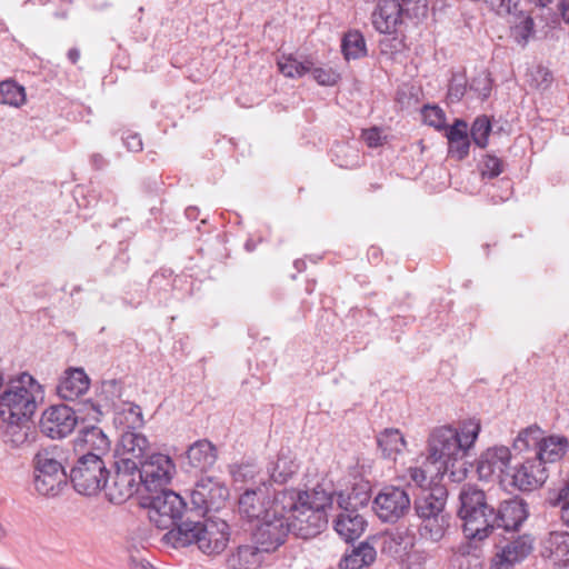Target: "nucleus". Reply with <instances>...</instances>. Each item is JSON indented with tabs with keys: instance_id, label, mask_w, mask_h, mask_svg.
Masks as SVG:
<instances>
[{
	"instance_id": "47",
	"label": "nucleus",
	"mask_w": 569,
	"mask_h": 569,
	"mask_svg": "<svg viewBox=\"0 0 569 569\" xmlns=\"http://www.w3.org/2000/svg\"><path fill=\"white\" fill-rule=\"evenodd\" d=\"M369 497L367 493H347L339 492L337 496V503L340 509H342L341 513L346 512H357L359 507H363L368 503Z\"/></svg>"
},
{
	"instance_id": "2",
	"label": "nucleus",
	"mask_w": 569,
	"mask_h": 569,
	"mask_svg": "<svg viewBox=\"0 0 569 569\" xmlns=\"http://www.w3.org/2000/svg\"><path fill=\"white\" fill-rule=\"evenodd\" d=\"M480 425L469 420L452 428L441 426L436 428L428 439L427 461L435 468L437 475H443L450 466L462 458L476 442Z\"/></svg>"
},
{
	"instance_id": "53",
	"label": "nucleus",
	"mask_w": 569,
	"mask_h": 569,
	"mask_svg": "<svg viewBox=\"0 0 569 569\" xmlns=\"http://www.w3.org/2000/svg\"><path fill=\"white\" fill-rule=\"evenodd\" d=\"M362 139L369 148H377L386 142L387 137L382 133V131L379 128L373 127L363 130Z\"/></svg>"
},
{
	"instance_id": "22",
	"label": "nucleus",
	"mask_w": 569,
	"mask_h": 569,
	"mask_svg": "<svg viewBox=\"0 0 569 569\" xmlns=\"http://www.w3.org/2000/svg\"><path fill=\"white\" fill-rule=\"evenodd\" d=\"M532 550V539L529 536H519L508 541L496 555L493 565L496 569H507L509 566L523 560Z\"/></svg>"
},
{
	"instance_id": "35",
	"label": "nucleus",
	"mask_w": 569,
	"mask_h": 569,
	"mask_svg": "<svg viewBox=\"0 0 569 569\" xmlns=\"http://www.w3.org/2000/svg\"><path fill=\"white\" fill-rule=\"evenodd\" d=\"M377 442L386 458H393L403 451L407 445L403 435L395 428H388L380 432Z\"/></svg>"
},
{
	"instance_id": "33",
	"label": "nucleus",
	"mask_w": 569,
	"mask_h": 569,
	"mask_svg": "<svg viewBox=\"0 0 569 569\" xmlns=\"http://www.w3.org/2000/svg\"><path fill=\"white\" fill-rule=\"evenodd\" d=\"M546 501L550 507L559 509L561 521L569 528V480L549 489Z\"/></svg>"
},
{
	"instance_id": "26",
	"label": "nucleus",
	"mask_w": 569,
	"mask_h": 569,
	"mask_svg": "<svg viewBox=\"0 0 569 569\" xmlns=\"http://www.w3.org/2000/svg\"><path fill=\"white\" fill-rule=\"evenodd\" d=\"M186 455L190 467L198 471H207L217 461V449L207 439L198 440L189 446Z\"/></svg>"
},
{
	"instance_id": "28",
	"label": "nucleus",
	"mask_w": 569,
	"mask_h": 569,
	"mask_svg": "<svg viewBox=\"0 0 569 569\" xmlns=\"http://www.w3.org/2000/svg\"><path fill=\"white\" fill-rule=\"evenodd\" d=\"M299 465L289 449H281L277 460L268 467L270 479L276 483L287 482L297 471Z\"/></svg>"
},
{
	"instance_id": "61",
	"label": "nucleus",
	"mask_w": 569,
	"mask_h": 569,
	"mask_svg": "<svg viewBox=\"0 0 569 569\" xmlns=\"http://www.w3.org/2000/svg\"><path fill=\"white\" fill-rule=\"evenodd\" d=\"M482 82H483L485 87H483V91H482V93H481V94H482L483 97H487V96H488V93H489V80H488V78H487V77H483V78H482Z\"/></svg>"
},
{
	"instance_id": "6",
	"label": "nucleus",
	"mask_w": 569,
	"mask_h": 569,
	"mask_svg": "<svg viewBox=\"0 0 569 569\" xmlns=\"http://www.w3.org/2000/svg\"><path fill=\"white\" fill-rule=\"evenodd\" d=\"M101 415L100 408L92 401L79 405L78 409H72L66 405L52 406L42 413L40 430L51 439H61L74 430L78 419L98 422Z\"/></svg>"
},
{
	"instance_id": "51",
	"label": "nucleus",
	"mask_w": 569,
	"mask_h": 569,
	"mask_svg": "<svg viewBox=\"0 0 569 569\" xmlns=\"http://www.w3.org/2000/svg\"><path fill=\"white\" fill-rule=\"evenodd\" d=\"M529 81L533 87L542 88L548 86L551 74L548 69L537 66L528 72Z\"/></svg>"
},
{
	"instance_id": "52",
	"label": "nucleus",
	"mask_w": 569,
	"mask_h": 569,
	"mask_svg": "<svg viewBox=\"0 0 569 569\" xmlns=\"http://www.w3.org/2000/svg\"><path fill=\"white\" fill-rule=\"evenodd\" d=\"M502 172V162L500 159L493 156H486L482 167L481 173L485 177L495 178Z\"/></svg>"
},
{
	"instance_id": "4",
	"label": "nucleus",
	"mask_w": 569,
	"mask_h": 569,
	"mask_svg": "<svg viewBox=\"0 0 569 569\" xmlns=\"http://www.w3.org/2000/svg\"><path fill=\"white\" fill-rule=\"evenodd\" d=\"M42 398L41 386L28 373L13 380L0 396L2 421H28L34 413L38 400Z\"/></svg>"
},
{
	"instance_id": "39",
	"label": "nucleus",
	"mask_w": 569,
	"mask_h": 569,
	"mask_svg": "<svg viewBox=\"0 0 569 569\" xmlns=\"http://www.w3.org/2000/svg\"><path fill=\"white\" fill-rule=\"evenodd\" d=\"M342 52L347 60L359 59L367 54L366 41L359 31H349L342 39Z\"/></svg>"
},
{
	"instance_id": "63",
	"label": "nucleus",
	"mask_w": 569,
	"mask_h": 569,
	"mask_svg": "<svg viewBox=\"0 0 569 569\" xmlns=\"http://www.w3.org/2000/svg\"><path fill=\"white\" fill-rule=\"evenodd\" d=\"M370 257L375 260H377L379 258V250L377 248H372L370 250Z\"/></svg>"
},
{
	"instance_id": "31",
	"label": "nucleus",
	"mask_w": 569,
	"mask_h": 569,
	"mask_svg": "<svg viewBox=\"0 0 569 569\" xmlns=\"http://www.w3.org/2000/svg\"><path fill=\"white\" fill-rule=\"evenodd\" d=\"M365 526L366 521L358 512L340 513L335 521V530L346 541L359 538Z\"/></svg>"
},
{
	"instance_id": "42",
	"label": "nucleus",
	"mask_w": 569,
	"mask_h": 569,
	"mask_svg": "<svg viewBox=\"0 0 569 569\" xmlns=\"http://www.w3.org/2000/svg\"><path fill=\"white\" fill-rule=\"evenodd\" d=\"M438 476L435 472V468L425 460V467H410L408 468L405 479L409 480V486L413 483L416 487L421 489V492L430 489L431 478Z\"/></svg>"
},
{
	"instance_id": "62",
	"label": "nucleus",
	"mask_w": 569,
	"mask_h": 569,
	"mask_svg": "<svg viewBox=\"0 0 569 569\" xmlns=\"http://www.w3.org/2000/svg\"><path fill=\"white\" fill-rule=\"evenodd\" d=\"M92 161L97 164V166H102L103 164V159L100 154H93L92 156Z\"/></svg>"
},
{
	"instance_id": "29",
	"label": "nucleus",
	"mask_w": 569,
	"mask_h": 569,
	"mask_svg": "<svg viewBox=\"0 0 569 569\" xmlns=\"http://www.w3.org/2000/svg\"><path fill=\"white\" fill-rule=\"evenodd\" d=\"M113 421L122 431L137 430L144 425L142 410L133 402H122L117 407Z\"/></svg>"
},
{
	"instance_id": "58",
	"label": "nucleus",
	"mask_w": 569,
	"mask_h": 569,
	"mask_svg": "<svg viewBox=\"0 0 569 569\" xmlns=\"http://www.w3.org/2000/svg\"><path fill=\"white\" fill-rule=\"evenodd\" d=\"M10 535L8 527L0 521V541L6 540Z\"/></svg>"
},
{
	"instance_id": "10",
	"label": "nucleus",
	"mask_w": 569,
	"mask_h": 569,
	"mask_svg": "<svg viewBox=\"0 0 569 569\" xmlns=\"http://www.w3.org/2000/svg\"><path fill=\"white\" fill-rule=\"evenodd\" d=\"M114 475L111 482L106 478L103 492L106 498L113 503H121L138 491L140 485L139 468L114 461Z\"/></svg>"
},
{
	"instance_id": "45",
	"label": "nucleus",
	"mask_w": 569,
	"mask_h": 569,
	"mask_svg": "<svg viewBox=\"0 0 569 569\" xmlns=\"http://www.w3.org/2000/svg\"><path fill=\"white\" fill-rule=\"evenodd\" d=\"M6 429L3 431L4 442L13 448L21 447L28 439V421L10 422L3 421Z\"/></svg>"
},
{
	"instance_id": "32",
	"label": "nucleus",
	"mask_w": 569,
	"mask_h": 569,
	"mask_svg": "<svg viewBox=\"0 0 569 569\" xmlns=\"http://www.w3.org/2000/svg\"><path fill=\"white\" fill-rule=\"evenodd\" d=\"M79 441L83 443L88 452L99 453L101 457L110 449V440L103 431L96 426H88L80 431Z\"/></svg>"
},
{
	"instance_id": "43",
	"label": "nucleus",
	"mask_w": 569,
	"mask_h": 569,
	"mask_svg": "<svg viewBox=\"0 0 569 569\" xmlns=\"http://www.w3.org/2000/svg\"><path fill=\"white\" fill-rule=\"evenodd\" d=\"M231 476L237 485H259L264 482L259 468L254 463H241L231 468Z\"/></svg>"
},
{
	"instance_id": "44",
	"label": "nucleus",
	"mask_w": 569,
	"mask_h": 569,
	"mask_svg": "<svg viewBox=\"0 0 569 569\" xmlns=\"http://www.w3.org/2000/svg\"><path fill=\"white\" fill-rule=\"evenodd\" d=\"M26 102L24 88L11 80L0 83V103L20 107Z\"/></svg>"
},
{
	"instance_id": "46",
	"label": "nucleus",
	"mask_w": 569,
	"mask_h": 569,
	"mask_svg": "<svg viewBox=\"0 0 569 569\" xmlns=\"http://www.w3.org/2000/svg\"><path fill=\"white\" fill-rule=\"evenodd\" d=\"M519 6L520 2L518 3L516 11L511 14H507L506 17H512L515 19L512 21L515 36L519 42H526L533 31V20L530 16L519 10Z\"/></svg>"
},
{
	"instance_id": "48",
	"label": "nucleus",
	"mask_w": 569,
	"mask_h": 569,
	"mask_svg": "<svg viewBox=\"0 0 569 569\" xmlns=\"http://www.w3.org/2000/svg\"><path fill=\"white\" fill-rule=\"evenodd\" d=\"M491 131L490 121L486 117H479L475 120L470 133L475 144L485 148Z\"/></svg>"
},
{
	"instance_id": "49",
	"label": "nucleus",
	"mask_w": 569,
	"mask_h": 569,
	"mask_svg": "<svg viewBox=\"0 0 569 569\" xmlns=\"http://www.w3.org/2000/svg\"><path fill=\"white\" fill-rule=\"evenodd\" d=\"M309 73L321 86H333L339 79V74L332 68L316 67L313 62Z\"/></svg>"
},
{
	"instance_id": "3",
	"label": "nucleus",
	"mask_w": 569,
	"mask_h": 569,
	"mask_svg": "<svg viewBox=\"0 0 569 569\" xmlns=\"http://www.w3.org/2000/svg\"><path fill=\"white\" fill-rule=\"evenodd\" d=\"M229 539V525L220 519H208L204 522L184 521L162 537V541L173 548L196 543L208 556L221 553L227 548Z\"/></svg>"
},
{
	"instance_id": "7",
	"label": "nucleus",
	"mask_w": 569,
	"mask_h": 569,
	"mask_svg": "<svg viewBox=\"0 0 569 569\" xmlns=\"http://www.w3.org/2000/svg\"><path fill=\"white\" fill-rule=\"evenodd\" d=\"M109 472L99 453L88 452L80 457L70 471V480L76 491L94 496L103 491Z\"/></svg>"
},
{
	"instance_id": "24",
	"label": "nucleus",
	"mask_w": 569,
	"mask_h": 569,
	"mask_svg": "<svg viewBox=\"0 0 569 569\" xmlns=\"http://www.w3.org/2000/svg\"><path fill=\"white\" fill-rule=\"evenodd\" d=\"M401 22V8L397 0H380L372 13V23L381 33L393 32Z\"/></svg>"
},
{
	"instance_id": "18",
	"label": "nucleus",
	"mask_w": 569,
	"mask_h": 569,
	"mask_svg": "<svg viewBox=\"0 0 569 569\" xmlns=\"http://www.w3.org/2000/svg\"><path fill=\"white\" fill-rule=\"evenodd\" d=\"M540 556L550 569H569V532H549L540 542Z\"/></svg>"
},
{
	"instance_id": "27",
	"label": "nucleus",
	"mask_w": 569,
	"mask_h": 569,
	"mask_svg": "<svg viewBox=\"0 0 569 569\" xmlns=\"http://www.w3.org/2000/svg\"><path fill=\"white\" fill-rule=\"evenodd\" d=\"M446 136L448 138L449 154L458 160L466 158L470 148L467 123L462 120H456L447 130Z\"/></svg>"
},
{
	"instance_id": "41",
	"label": "nucleus",
	"mask_w": 569,
	"mask_h": 569,
	"mask_svg": "<svg viewBox=\"0 0 569 569\" xmlns=\"http://www.w3.org/2000/svg\"><path fill=\"white\" fill-rule=\"evenodd\" d=\"M299 493V502L303 500V502L313 509V511H322L327 512V508H331L333 503V496L328 493L320 487L315 488L311 492H301Z\"/></svg>"
},
{
	"instance_id": "5",
	"label": "nucleus",
	"mask_w": 569,
	"mask_h": 569,
	"mask_svg": "<svg viewBox=\"0 0 569 569\" xmlns=\"http://www.w3.org/2000/svg\"><path fill=\"white\" fill-rule=\"evenodd\" d=\"M458 516L462 520L465 537L481 541L490 533V518L493 507L486 499L483 490L473 485H465L459 493Z\"/></svg>"
},
{
	"instance_id": "21",
	"label": "nucleus",
	"mask_w": 569,
	"mask_h": 569,
	"mask_svg": "<svg viewBox=\"0 0 569 569\" xmlns=\"http://www.w3.org/2000/svg\"><path fill=\"white\" fill-rule=\"evenodd\" d=\"M90 386V379L82 368H69L64 371L57 392L64 400H76L84 395Z\"/></svg>"
},
{
	"instance_id": "20",
	"label": "nucleus",
	"mask_w": 569,
	"mask_h": 569,
	"mask_svg": "<svg viewBox=\"0 0 569 569\" xmlns=\"http://www.w3.org/2000/svg\"><path fill=\"white\" fill-rule=\"evenodd\" d=\"M527 505L520 499H509L493 509L490 518V532L495 528H503L507 531L517 530L527 519Z\"/></svg>"
},
{
	"instance_id": "30",
	"label": "nucleus",
	"mask_w": 569,
	"mask_h": 569,
	"mask_svg": "<svg viewBox=\"0 0 569 569\" xmlns=\"http://www.w3.org/2000/svg\"><path fill=\"white\" fill-rule=\"evenodd\" d=\"M376 549L368 542H361L351 552L346 553L339 562L340 569H363L376 560Z\"/></svg>"
},
{
	"instance_id": "12",
	"label": "nucleus",
	"mask_w": 569,
	"mask_h": 569,
	"mask_svg": "<svg viewBox=\"0 0 569 569\" xmlns=\"http://www.w3.org/2000/svg\"><path fill=\"white\" fill-rule=\"evenodd\" d=\"M296 492H298L296 490ZM299 493H297V502L295 508L288 511L292 532L302 539H309L319 535L328 523L327 512L313 511L303 500L299 502Z\"/></svg>"
},
{
	"instance_id": "15",
	"label": "nucleus",
	"mask_w": 569,
	"mask_h": 569,
	"mask_svg": "<svg viewBox=\"0 0 569 569\" xmlns=\"http://www.w3.org/2000/svg\"><path fill=\"white\" fill-rule=\"evenodd\" d=\"M149 451L150 442L143 433L137 430H127L120 435L114 458L118 462L139 468L140 463L144 461L143 458L147 459L149 456Z\"/></svg>"
},
{
	"instance_id": "57",
	"label": "nucleus",
	"mask_w": 569,
	"mask_h": 569,
	"mask_svg": "<svg viewBox=\"0 0 569 569\" xmlns=\"http://www.w3.org/2000/svg\"><path fill=\"white\" fill-rule=\"evenodd\" d=\"M559 9L563 19L569 22V0H559Z\"/></svg>"
},
{
	"instance_id": "55",
	"label": "nucleus",
	"mask_w": 569,
	"mask_h": 569,
	"mask_svg": "<svg viewBox=\"0 0 569 569\" xmlns=\"http://www.w3.org/2000/svg\"><path fill=\"white\" fill-rule=\"evenodd\" d=\"M124 144L129 151L138 152L142 149V141L138 134H129L124 138Z\"/></svg>"
},
{
	"instance_id": "36",
	"label": "nucleus",
	"mask_w": 569,
	"mask_h": 569,
	"mask_svg": "<svg viewBox=\"0 0 569 569\" xmlns=\"http://www.w3.org/2000/svg\"><path fill=\"white\" fill-rule=\"evenodd\" d=\"M410 547L412 541L405 531H389L381 537V551L390 557L401 556Z\"/></svg>"
},
{
	"instance_id": "38",
	"label": "nucleus",
	"mask_w": 569,
	"mask_h": 569,
	"mask_svg": "<svg viewBox=\"0 0 569 569\" xmlns=\"http://www.w3.org/2000/svg\"><path fill=\"white\" fill-rule=\"evenodd\" d=\"M422 523L420 527V533L423 538L431 540L432 542L440 541L449 526V516L443 513L435 517H428L421 519Z\"/></svg>"
},
{
	"instance_id": "19",
	"label": "nucleus",
	"mask_w": 569,
	"mask_h": 569,
	"mask_svg": "<svg viewBox=\"0 0 569 569\" xmlns=\"http://www.w3.org/2000/svg\"><path fill=\"white\" fill-rule=\"evenodd\" d=\"M269 489L266 482L262 486L248 488L239 498L238 508L243 518L248 520H260L273 511V500H268Z\"/></svg>"
},
{
	"instance_id": "13",
	"label": "nucleus",
	"mask_w": 569,
	"mask_h": 569,
	"mask_svg": "<svg viewBox=\"0 0 569 569\" xmlns=\"http://www.w3.org/2000/svg\"><path fill=\"white\" fill-rule=\"evenodd\" d=\"M373 509L385 522H396L410 509L409 493L400 487H385L373 501Z\"/></svg>"
},
{
	"instance_id": "8",
	"label": "nucleus",
	"mask_w": 569,
	"mask_h": 569,
	"mask_svg": "<svg viewBox=\"0 0 569 569\" xmlns=\"http://www.w3.org/2000/svg\"><path fill=\"white\" fill-rule=\"evenodd\" d=\"M37 492L46 497H54L67 485V473L52 451L41 450L33 459Z\"/></svg>"
},
{
	"instance_id": "50",
	"label": "nucleus",
	"mask_w": 569,
	"mask_h": 569,
	"mask_svg": "<svg viewBox=\"0 0 569 569\" xmlns=\"http://www.w3.org/2000/svg\"><path fill=\"white\" fill-rule=\"evenodd\" d=\"M422 120L426 124L433 127L438 130L443 128L445 114L442 110L437 106H426L422 109Z\"/></svg>"
},
{
	"instance_id": "37",
	"label": "nucleus",
	"mask_w": 569,
	"mask_h": 569,
	"mask_svg": "<svg viewBox=\"0 0 569 569\" xmlns=\"http://www.w3.org/2000/svg\"><path fill=\"white\" fill-rule=\"evenodd\" d=\"M279 71L288 78H301L309 73L312 68V60H298L291 54H282L278 58Z\"/></svg>"
},
{
	"instance_id": "11",
	"label": "nucleus",
	"mask_w": 569,
	"mask_h": 569,
	"mask_svg": "<svg viewBox=\"0 0 569 569\" xmlns=\"http://www.w3.org/2000/svg\"><path fill=\"white\" fill-rule=\"evenodd\" d=\"M176 471L171 458L162 453H151L139 466L140 482L149 492L163 489Z\"/></svg>"
},
{
	"instance_id": "64",
	"label": "nucleus",
	"mask_w": 569,
	"mask_h": 569,
	"mask_svg": "<svg viewBox=\"0 0 569 569\" xmlns=\"http://www.w3.org/2000/svg\"><path fill=\"white\" fill-rule=\"evenodd\" d=\"M462 94L461 91L453 89V87L450 88V96L456 97L457 99Z\"/></svg>"
},
{
	"instance_id": "16",
	"label": "nucleus",
	"mask_w": 569,
	"mask_h": 569,
	"mask_svg": "<svg viewBox=\"0 0 569 569\" xmlns=\"http://www.w3.org/2000/svg\"><path fill=\"white\" fill-rule=\"evenodd\" d=\"M511 452L506 446H495L483 451L477 462V472L482 480L497 478L502 486L510 469Z\"/></svg>"
},
{
	"instance_id": "14",
	"label": "nucleus",
	"mask_w": 569,
	"mask_h": 569,
	"mask_svg": "<svg viewBox=\"0 0 569 569\" xmlns=\"http://www.w3.org/2000/svg\"><path fill=\"white\" fill-rule=\"evenodd\" d=\"M547 479L546 467L535 458H527L522 463L509 469L505 475L502 486L521 491L533 490Z\"/></svg>"
},
{
	"instance_id": "9",
	"label": "nucleus",
	"mask_w": 569,
	"mask_h": 569,
	"mask_svg": "<svg viewBox=\"0 0 569 569\" xmlns=\"http://www.w3.org/2000/svg\"><path fill=\"white\" fill-rule=\"evenodd\" d=\"M186 503L171 490L160 489L150 496L149 519L160 529H174L180 523Z\"/></svg>"
},
{
	"instance_id": "54",
	"label": "nucleus",
	"mask_w": 569,
	"mask_h": 569,
	"mask_svg": "<svg viewBox=\"0 0 569 569\" xmlns=\"http://www.w3.org/2000/svg\"><path fill=\"white\" fill-rule=\"evenodd\" d=\"M401 569H425V557L419 551L407 552L401 561Z\"/></svg>"
},
{
	"instance_id": "17",
	"label": "nucleus",
	"mask_w": 569,
	"mask_h": 569,
	"mask_svg": "<svg viewBox=\"0 0 569 569\" xmlns=\"http://www.w3.org/2000/svg\"><path fill=\"white\" fill-rule=\"evenodd\" d=\"M229 490L211 478L200 479L191 492V501L202 512L217 511L224 506Z\"/></svg>"
},
{
	"instance_id": "60",
	"label": "nucleus",
	"mask_w": 569,
	"mask_h": 569,
	"mask_svg": "<svg viewBox=\"0 0 569 569\" xmlns=\"http://www.w3.org/2000/svg\"><path fill=\"white\" fill-rule=\"evenodd\" d=\"M529 2L533 3L537 7L546 8L548 7L553 0H528Z\"/></svg>"
},
{
	"instance_id": "59",
	"label": "nucleus",
	"mask_w": 569,
	"mask_h": 569,
	"mask_svg": "<svg viewBox=\"0 0 569 569\" xmlns=\"http://www.w3.org/2000/svg\"><path fill=\"white\" fill-rule=\"evenodd\" d=\"M68 57L72 63H76L79 60L80 52L77 49H71L68 52Z\"/></svg>"
},
{
	"instance_id": "25",
	"label": "nucleus",
	"mask_w": 569,
	"mask_h": 569,
	"mask_svg": "<svg viewBox=\"0 0 569 569\" xmlns=\"http://www.w3.org/2000/svg\"><path fill=\"white\" fill-rule=\"evenodd\" d=\"M569 449V440L561 435L543 436L538 450L535 452V459L541 461L542 466L547 462H557L561 460Z\"/></svg>"
},
{
	"instance_id": "56",
	"label": "nucleus",
	"mask_w": 569,
	"mask_h": 569,
	"mask_svg": "<svg viewBox=\"0 0 569 569\" xmlns=\"http://www.w3.org/2000/svg\"><path fill=\"white\" fill-rule=\"evenodd\" d=\"M102 392L103 393H117L119 396L120 393V385L116 380H109L104 381L102 383Z\"/></svg>"
},
{
	"instance_id": "23",
	"label": "nucleus",
	"mask_w": 569,
	"mask_h": 569,
	"mask_svg": "<svg viewBox=\"0 0 569 569\" xmlns=\"http://www.w3.org/2000/svg\"><path fill=\"white\" fill-rule=\"evenodd\" d=\"M447 500V490L436 485L427 491L421 492L415 500V509L420 519L443 515Z\"/></svg>"
},
{
	"instance_id": "34",
	"label": "nucleus",
	"mask_w": 569,
	"mask_h": 569,
	"mask_svg": "<svg viewBox=\"0 0 569 569\" xmlns=\"http://www.w3.org/2000/svg\"><path fill=\"white\" fill-rule=\"evenodd\" d=\"M481 551L471 545H462L451 559L452 569H482Z\"/></svg>"
},
{
	"instance_id": "1",
	"label": "nucleus",
	"mask_w": 569,
	"mask_h": 569,
	"mask_svg": "<svg viewBox=\"0 0 569 569\" xmlns=\"http://www.w3.org/2000/svg\"><path fill=\"white\" fill-rule=\"evenodd\" d=\"M297 492L295 489H283L273 496V511H269L260 519L253 532L256 546L238 547V556L249 562L248 557L258 551L272 552L282 546L289 532H292L288 511L295 508Z\"/></svg>"
},
{
	"instance_id": "40",
	"label": "nucleus",
	"mask_w": 569,
	"mask_h": 569,
	"mask_svg": "<svg viewBox=\"0 0 569 569\" xmlns=\"http://www.w3.org/2000/svg\"><path fill=\"white\" fill-rule=\"evenodd\" d=\"M543 438V431L537 425L522 429L513 441V448L518 451H526L533 448L536 451Z\"/></svg>"
}]
</instances>
